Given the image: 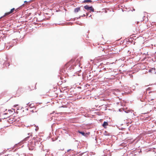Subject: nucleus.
Segmentation results:
<instances>
[{
	"label": "nucleus",
	"mask_w": 156,
	"mask_h": 156,
	"mask_svg": "<svg viewBox=\"0 0 156 156\" xmlns=\"http://www.w3.org/2000/svg\"><path fill=\"white\" fill-rule=\"evenodd\" d=\"M74 62V59H72L66 65L65 67L66 69V70L71 71L74 69V66H76V65H75L76 62Z\"/></svg>",
	"instance_id": "obj_1"
},
{
	"label": "nucleus",
	"mask_w": 156,
	"mask_h": 156,
	"mask_svg": "<svg viewBox=\"0 0 156 156\" xmlns=\"http://www.w3.org/2000/svg\"><path fill=\"white\" fill-rule=\"evenodd\" d=\"M33 104H30L29 105H28L27 106H28V107L26 108V109L27 110H29L30 108H31L32 107H33L34 106L33 105Z\"/></svg>",
	"instance_id": "obj_6"
},
{
	"label": "nucleus",
	"mask_w": 156,
	"mask_h": 156,
	"mask_svg": "<svg viewBox=\"0 0 156 156\" xmlns=\"http://www.w3.org/2000/svg\"><path fill=\"white\" fill-rule=\"evenodd\" d=\"M125 93L126 94H130L132 91L131 90L130 88L126 86L125 87Z\"/></svg>",
	"instance_id": "obj_5"
},
{
	"label": "nucleus",
	"mask_w": 156,
	"mask_h": 156,
	"mask_svg": "<svg viewBox=\"0 0 156 156\" xmlns=\"http://www.w3.org/2000/svg\"><path fill=\"white\" fill-rule=\"evenodd\" d=\"M88 13H86V15L87 16H88Z\"/></svg>",
	"instance_id": "obj_24"
},
{
	"label": "nucleus",
	"mask_w": 156,
	"mask_h": 156,
	"mask_svg": "<svg viewBox=\"0 0 156 156\" xmlns=\"http://www.w3.org/2000/svg\"><path fill=\"white\" fill-rule=\"evenodd\" d=\"M45 156H51V154L47 153L45 154Z\"/></svg>",
	"instance_id": "obj_14"
},
{
	"label": "nucleus",
	"mask_w": 156,
	"mask_h": 156,
	"mask_svg": "<svg viewBox=\"0 0 156 156\" xmlns=\"http://www.w3.org/2000/svg\"><path fill=\"white\" fill-rule=\"evenodd\" d=\"M84 8L87 10H89L92 12L94 11V9L93 8L92 6H89L88 5H86L84 7Z\"/></svg>",
	"instance_id": "obj_4"
},
{
	"label": "nucleus",
	"mask_w": 156,
	"mask_h": 156,
	"mask_svg": "<svg viewBox=\"0 0 156 156\" xmlns=\"http://www.w3.org/2000/svg\"><path fill=\"white\" fill-rule=\"evenodd\" d=\"M85 16V14L83 15L82 16H81L82 17H84Z\"/></svg>",
	"instance_id": "obj_23"
},
{
	"label": "nucleus",
	"mask_w": 156,
	"mask_h": 156,
	"mask_svg": "<svg viewBox=\"0 0 156 156\" xmlns=\"http://www.w3.org/2000/svg\"><path fill=\"white\" fill-rule=\"evenodd\" d=\"M129 40H130L129 39H128V40H124V41H126V42H128L129 41Z\"/></svg>",
	"instance_id": "obj_17"
},
{
	"label": "nucleus",
	"mask_w": 156,
	"mask_h": 156,
	"mask_svg": "<svg viewBox=\"0 0 156 156\" xmlns=\"http://www.w3.org/2000/svg\"><path fill=\"white\" fill-rule=\"evenodd\" d=\"M154 99L152 98V99H150V100H149V101H153V100Z\"/></svg>",
	"instance_id": "obj_21"
},
{
	"label": "nucleus",
	"mask_w": 156,
	"mask_h": 156,
	"mask_svg": "<svg viewBox=\"0 0 156 156\" xmlns=\"http://www.w3.org/2000/svg\"><path fill=\"white\" fill-rule=\"evenodd\" d=\"M30 111L31 112H34V111H33V110H30Z\"/></svg>",
	"instance_id": "obj_22"
},
{
	"label": "nucleus",
	"mask_w": 156,
	"mask_h": 156,
	"mask_svg": "<svg viewBox=\"0 0 156 156\" xmlns=\"http://www.w3.org/2000/svg\"><path fill=\"white\" fill-rule=\"evenodd\" d=\"M24 2L26 4H27V3H28V2H27V1H24Z\"/></svg>",
	"instance_id": "obj_20"
},
{
	"label": "nucleus",
	"mask_w": 156,
	"mask_h": 156,
	"mask_svg": "<svg viewBox=\"0 0 156 156\" xmlns=\"http://www.w3.org/2000/svg\"><path fill=\"white\" fill-rule=\"evenodd\" d=\"M37 143V142H35V141L33 142V141L29 142L28 144V146L29 149L30 150H34L35 148V146L36 145Z\"/></svg>",
	"instance_id": "obj_2"
},
{
	"label": "nucleus",
	"mask_w": 156,
	"mask_h": 156,
	"mask_svg": "<svg viewBox=\"0 0 156 156\" xmlns=\"http://www.w3.org/2000/svg\"><path fill=\"white\" fill-rule=\"evenodd\" d=\"M148 72H149V73H152V68L151 69H150L149 70Z\"/></svg>",
	"instance_id": "obj_16"
},
{
	"label": "nucleus",
	"mask_w": 156,
	"mask_h": 156,
	"mask_svg": "<svg viewBox=\"0 0 156 156\" xmlns=\"http://www.w3.org/2000/svg\"><path fill=\"white\" fill-rule=\"evenodd\" d=\"M23 5H24V4H23V5H22V6H23Z\"/></svg>",
	"instance_id": "obj_29"
},
{
	"label": "nucleus",
	"mask_w": 156,
	"mask_h": 156,
	"mask_svg": "<svg viewBox=\"0 0 156 156\" xmlns=\"http://www.w3.org/2000/svg\"><path fill=\"white\" fill-rule=\"evenodd\" d=\"M29 137H30L29 136L26 137V138H25V139H24L23 140V141H22V142H23L24 141H26L29 138Z\"/></svg>",
	"instance_id": "obj_12"
},
{
	"label": "nucleus",
	"mask_w": 156,
	"mask_h": 156,
	"mask_svg": "<svg viewBox=\"0 0 156 156\" xmlns=\"http://www.w3.org/2000/svg\"><path fill=\"white\" fill-rule=\"evenodd\" d=\"M125 112H126V113H128V112H127L126 111H125Z\"/></svg>",
	"instance_id": "obj_25"
},
{
	"label": "nucleus",
	"mask_w": 156,
	"mask_h": 156,
	"mask_svg": "<svg viewBox=\"0 0 156 156\" xmlns=\"http://www.w3.org/2000/svg\"><path fill=\"white\" fill-rule=\"evenodd\" d=\"M78 132L82 134L83 136H86V134L85 133L83 132L82 131H78Z\"/></svg>",
	"instance_id": "obj_9"
},
{
	"label": "nucleus",
	"mask_w": 156,
	"mask_h": 156,
	"mask_svg": "<svg viewBox=\"0 0 156 156\" xmlns=\"http://www.w3.org/2000/svg\"><path fill=\"white\" fill-rule=\"evenodd\" d=\"M92 1L91 0H84L83 2V3H92Z\"/></svg>",
	"instance_id": "obj_8"
},
{
	"label": "nucleus",
	"mask_w": 156,
	"mask_h": 156,
	"mask_svg": "<svg viewBox=\"0 0 156 156\" xmlns=\"http://www.w3.org/2000/svg\"><path fill=\"white\" fill-rule=\"evenodd\" d=\"M108 125V123L106 122H104L103 124V126L105 127V126Z\"/></svg>",
	"instance_id": "obj_11"
},
{
	"label": "nucleus",
	"mask_w": 156,
	"mask_h": 156,
	"mask_svg": "<svg viewBox=\"0 0 156 156\" xmlns=\"http://www.w3.org/2000/svg\"><path fill=\"white\" fill-rule=\"evenodd\" d=\"M78 67H79V66H80V64L78 65Z\"/></svg>",
	"instance_id": "obj_26"
},
{
	"label": "nucleus",
	"mask_w": 156,
	"mask_h": 156,
	"mask_svg": "<svg viewBox=\"0 0 156 156\" xmlns=\"http://www.w3.org/2000/svg\"><path fill=\"white\" fill-rule=\"evenodd\" d=\"M131 88L133 90H134L135 89V87L134 86H133Z\"/></svg>",
	"instance_id": "obj_13"
},
{
	"label": "nucleus",
	"mask_w": 156,
	"mask_h": 156,
	"mask_svg": "<svg viewBox=\"0 0 156 156\" xmlns=\"http://www.w3.org/2000/svg\"><path fill=\"white\" fill-rule=\"evenodd\" d=\"M18 8L17 9H15L14 8H13L12 9H11L10 11L5 13L3 16L1 17L0 18V19L2 18L3 17L5 16H6L8 15L9 14H10L13 13L15 11V12H16L17 11H18Z\"/></svg>",
	"instance_id": "obj_3"
},
{
	"label": "nucleus",
	"mask_w": 156,
	"mask_h": 156,
	"mask_svg": "<svg viewBox=\"0 0 156 156\" xmlns=\"http://www.w3.org/2000/svg\"><path fill=\"white\" fill-rule=\"evenodd\" d=\"M16 40H15V39L12 40V41H12V42H14V43L15 42H16Z\"/></svg>",
	"instance_id": "obj_15"
},
{
	"label": "nucleus",
	"mask_w": 156,
	"mask_h": 156,
	"mask_svg": "<svg viewBox=\"0 0 156 156\" xmlns=\"http://www.w3.org/2000/svg\"><path fill=\"white\" fill-rule=\"evenodd\" d=\"M79 62V61L77 59L76 60V62H77L78 63Z\"/></svg>",
	"instance_id": "obj_19"
},
{
	"label": "nucleus",
	"mask_w": 156,
	"mask_h": 156,
	"mask_svg": "<svg viewBox=\"0 0 156 156\" xmlns=\"http://www.w3.org/2000/svg\"><path fill=\"white\" fill-rule=\"evenodd\" d=\"M35 130H36V131H37V129H35Z\"/></svg>",
	"instance_id": "obj_28"
},
{
	"label": "nucleus",
	"mask_w": 156,
	"mask_h": 156,
	"mask_svg": "<svg viewBox=\"0 0 156 156\" xmlns=\"http://www.w3.org/2000/svg\"><path fill=\"white\" fill-rule=\"evenodd\" d=\"M141 101H143V100H141Z\"/></svg>",
	"instance_id": "obj_27"
},
{
	"label": "nucleus",
	"mask_w": 156,
	"mask_h": 156,
	"mask_svg": "<svg viewBox=\"0 0 156 156\" xmlns=\"http://www.w3.org/2000/svg\"><path fill=\"white\" fill-rule=\"evenodd\" d=\"M5 156H12V155L11 154H7L5 155Z\"/></svg>",
	"instance_id": "obj_18"
},
{
	"label": "nucleus",
	"mask_w": 156,
	"mask_h": 156,
	"mask_svg": "<svg viewBox=\"0 0 156 156\" xmlns=\"http://www.w3.org/2000/svg\"><path fill=\"white\" fill-rule=\"evenodd\" d=\"M152 73L156 74V70L155 68H152Z\"/></svg>",
	"instance_id": "obj_10"
},
{
	"label": "nucleus",
	"mask_w": 156,
	"mask_h": 156,
	"mask_svg": "<svg viewBox=\"0 0 156 156\" xmlns=\"http://www.w3.org/2000/svg\"><path fill=\"white\" fill-rule=\"evenodd\" d=\"M80 10V8L78 7V8H75L74 9V11L75 12H78Z\"/></svg>",
	"instance_id": "obj_7"
}]
</instances>
